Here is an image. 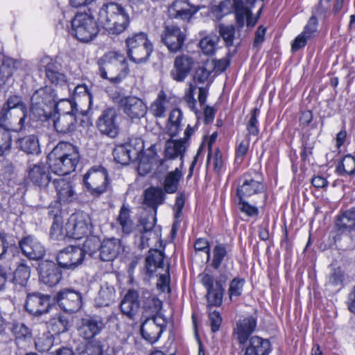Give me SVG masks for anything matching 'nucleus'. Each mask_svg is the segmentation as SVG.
<instances>
[{
	"label": "nucleus",
	"instance_id": "nucleus-2",
	"mask_svg": "<svg viewBox=\"0 0 355 355\" xmlns=\"http://www.w3.org/2000/svg\"><path fill=\"white\" fill-rule=\"evenodd\" d=\"M98 20L109 33L113 35L123 33L130 23L129 15L125 8L113 2L102 6L98 12Z\"/></svg>",
	"mask_w": 355,
	"mask_h": 355
},
{
	"label": "nucleus",
	"instance_id": "nucleus-20",
	"mask_svg": "<svg viewBox=\"0 0 355 355\" xmlns=\"http://www.w3.org/2000/svg\"><path fill=\"white\" fill-rule=\"evenodd\" d=\"M56 191L58 201L60 204H69L78 198L77 192L72 182L67 178H58L52 180Z\"/></svg>",
	"mask_w": 355,
	"mask_h": 355
},
{
	"label": "nucleus",
	"instance_id": "nucleus-43",
	"mask_svg": "<svg viewBox=\"0 0 355 355\" xmlns=\"http://www.w3.org/2000/svg\"><path fill=\"white\" fill-rule=\"evenodd\" d=\"M31 276V268L25 262L19 264L14 272L13 282L25 286Z\"/></svg>",
	"mask_w": 355,
	"mask_h": 355
},
{
	"label": "nucleus",
	"instance_id": "nucleus-18",
	"mask_svg": "<svg viewBox=\"0 0 355 355\" xmlns=\"http://www.w3.org/2000/svg\"><path fill=\"white\" fill-rule=\"evenodd\" d=\"M105 328L102 318L92 316L82 318L78 327L79 335L86 340H92L98 336Z\"/></svg>",
	"mask_w": 355,
	"mask_h": 355
},
{
	"label": "nucleus",
	"instance_id": "nucleus-62",
	"mask_svg": "<svg viewBox=\"0 0 355 355\" xmlns=\"http://www.w3.org/2000/svg\"><path fill=\"white\" fill-rule=\"evenodd\" d=\"M318 20L312 16L305 26L304 31L302 33L304 35L309 36V38L312 40L315 36L317 31Z\"/></svg>",
	"mask_w": 355,
	"mask_h": 355
},
{
	"label": "nucleus",
	"instance_id": "nucleus-61",
	"mask_svg": "<svg viewBox=\"0 0 355 355\" xmlns=\"http://www.w3.org/2000/svg\"><path fill=\"white\" fill-rule=\"evenodd\" d=\"M1 177L5 182H9L15 177V168L13 164L6 162L3 164L1 170Z\"/></svg>",
	"mask_w": 355,
	"mask_h": 355
},
{
	"label": "nucleus",
	"instance_id": "nucleus-22",
	"mask_svg": "<svg viewBox=\"0 0 355 355\" xmlns=\"http://www.w3.org/2000/svg\"><path fill=\"white\" fill-rule=\"evenodd\" d=\"M58 305L65 312L78 311L82 305V296L78 291L71 289L60 291L56 296Z\"/></svg>",
	"mask_w": 355,
	"mask_h": 355
},
{
	"label": "nucleus",
	"instance_id": "nucleus-16",
	"mask_svg": "<svg viewBox=\"0 0 355 355\" xmlns=\"http://www.w3.org/2000/svg\"><path fill=\"white\" fill-rule=\"evenodd\" d=\"M117 112L115 108L108 107L102 111L96 121V127L101 133L115 138L119 128L116 121Z\"/></svg>",
	"mask_w": 355,
	"mask_h": 355
},
{
	"label": "nucleus",
	"instance_id": "nucleus-40",
	"mask_svg": "<svg viewBox=\"0 0 355 355\" xmlns=\"http://www.w3.org/2000/svg\"><path fill=\"white\" fill-rule=\"evenodd\" d=\"M186 150L185 141L180 140H168L166 144V156L170 159H175L180 157L182 159Z\"/></svg>",
	"mask_w": 355,
	"mask_h": 355
},
{
	"label": "nucleus",
	"instance_id": "nucleus-38",
	"mask_svg": "<svg viewBox=\"0 0 355 355\" xmlns=\"http://www.w3.org/2000/svg\"><path fill=\"white\" fill-rule=\"evenodd\" d=\"M57 113L60 114L65 115H75L78 116V114H83L82 112H80L76 106V104L71 101H69L67 97L57 98V101L54 105Z\"/></svg>",
	"mask_w": 355,
	"mask_h": 355
},
{
	"label": "nucleus",
	"instance_id": "nucleus-56",
	"mask_svg": "<svg viewBox=\"0 0 355 355\" xmlns=\"http://www.w3.org/2000/svg\"><path fill=\"white\" fill-rule=\"evenodd\" d=\"M259 112V110L257 108H254L250 112V119L247 123V130L248 135L257 136L259 132V130L258 128V119L257 114Z\"/></svg>",
	"mask_w": 355,
	"mask_h": 355
},
{
	"label": "nucleus",
	"instance_id": "nucleus-27",
	"mask_svg": "<svg viewBox=\"0 0 355 355\" xmlns=\"http://www.w3.org/2000/svg\"><path fill=\"white\" fill-rule=\"evenodd\" d=\"M193 64V58L188 55L177 56L173 69L171 71V76L173 80L182 82L190 73Z\"/></svg>",
	"mask_w": 355,
	"mask_h": 355
},
{
	"label": "nucleus",
	"instance_id": "nucleus-5",
	"mask_svg": "<svg viewBox=\"0 0 355 355\" xmlns=\"http://www.w3.org/2000/svg\"><path fill=\"white\" fill-rule=\"evenodd\" d=\"M128 55L131 61L140 64L146 62L153 51L152 43L144 33H139L125 40Z\"/></svg>",
	"mask_w": 355,
	"mask_h": 355
},
{
	"label": "nucleus",
	"instance_id": "nucleus-52",
	"mask_svg": "<svg viewBox=\"0 0 355 355\" xmlns=\"http://www.w3.org/2000/svg\"><path fill=\"white\" fill-rule=\"evenodd\" d=\"M0 125V156L10 151L12 146V136L10 132Z\"/></svg>",
	"mask_w": 355,
	"mask_h": 355
},
{
	"label": "nucleus",
	"instance_id": "nucleus-28",
	"mask_svg": "<svg viewBox=\"0 0 355 355\" xmlns=\"http://www.w3.org/2000/svg\"><path fill=\"white\" fill-rule=\"evenodd\" d=\"M257 178L258 176L257 175ZM264 186L259 178H253L249 175H245L242 184L237 188L238 198H245L263 192Z\"/></svg>",
	"mask_w": 355,
	"mask_h": 355
},
{
	"label": "nucleus",
	"instance_id": "nucleus-50",
	"mask_svg": "<svg viewBox=\"0 0 355 355\" xmlns=\"http://www.w3.org/2000/svg\"><path fill=\"white\" fill-rule=\"evenodd\" d=\"M101 243V240L98 237L95 236H88L84 241L83 248H81V250L83 251V257L85 254L92 256L98 250H99Z\"/></svg>",
	"mask_w": 355,
	"mask_h": 355
},
{
	"label": "nucleus",
	"instance_id": "nucleus-24",
	"mask_svg": "<svg viewBox=\"0 0 355 355\" xmlns=\"http://www.w3.org/2000/svg\"><path fill=\"white\" fill-rule=\"evenodd\" d=\"M19 248L24 256L29 259L37 260L45 254V248L36 238L28 235L19 242Z\"/></svg>",
	"mask_w": 355,
	"mask_h": 355
},
{
	"label": "nucleus",
	"instance_id": "nucleus-57",
	"mask_svg": "<svg viewBox=\"0 0 355 355\" xmlns=\"http://www.w3.org/2000/svg\"><path fill=\"white\" fill-rule=\"evenodd\" d=\"M244 284L245 280L243 279L234 278L232 280L228 289L230 300H232L233 297H239L241 295Z\"/></svg>",
	"mask_w": 355,
	"mask_h": 355
},
{
	"label": "nucleus",
	"instance_id": "nucleus-55",
	"mask_svg": "<svg viewBox=\"0 0 355 355\" xmlns=\"http://www.w3.org/2000/svg\"><path fill=\"white\" fill-rule=\"evenodd\" d=\"M218 42L217 36H207L200 40V46L205 54L211 55L215 51V46Z\"/></svg>",
	"mask_w": 355,
	"mask_h": 355
},
{
	"label": "nucleus",
	"instance_id": "nucleus-8",
	"mask_svg": "<svg viewBox=\"0 0 355 355\" xmlns=\"http://www.w3.org/2000/svg\"><path fill=\"white\" fill-rule=\"evenodd\" d=\"M44 70L46 80L61 89V96H71L72 91L69 87L67 76L60 72L59 65L49 56L42 58L40 63V70Z\"/></svg>",
	"mask_w": 355,
	"mask_h": 355
},
{
	"label": "nucleus",
	"instance_id": "nucleus-23",
	"mask_svg": "<svg viewBox=\"0 0 355 355\" xmlns=\"http://www.w3.org/2000/svg\"><path fill=\"white\" fill-rule=\"evenodd\" d=\"M83 251L81 248L68 246L60 250L57 255L58 264L63 268H73L83 261Z\"/></svg>",
	"mask_w": 355,
	"mask_h": 355
},
{
	"label": "nucleus",
	"instance_id": "nucleus-58",
	"mask_svg": "<svg viewBox=\"0 0 355 355\" xmlns=\"http://www.w3.org/2000/svg\"><path fill=\"white\" fill-rule=\"evenodd\" d=\"M238 206L240 211L249 217L256 216L259 214L258 208L249 204L244 198H239Z\"/></svg>",
	"mask_w": 355,
	"mask_h": 355
},
{
	"label": "nucleus",
	"instance_id": "nucleus-34",
	"mask_svg": "<svg viewBox=\"0 0 355 355\" xmlns=\"http://www.w3.org/2000/svg\"><path fill=\"white\" fill-rule=\"evenodd\" d=\"M115 295L114 286L105 283L94 299L95 304L98 307L107 306L114 301Z\"/></svg>",
	"mask_w": 355,
	"mask_h": 355
},
{
	"label": "nucleus",
	"instance_id": "nucleus-7",
	"mask_svg": "<svg viewBox=\"0 0 355 355\" xmlns=\"http://www.w3.org/2000/svg\"><path fill=\"white\" fill-rule=\"evenodd\" d=\"M201 284L207 290V300L208 306H220L223 302V296L225 291L223 284L229 279L227 273H221L218 279L214 282V277L209 274L199 275Z\"/></svg>",
	"mask_w": 355,
	"mask_h": 355
},
{
	"label": "nucleus",
	"instance_id": "nucleus-33",
	"mask_svg": "<svg viewBox=\"0 0 355 355\" xmlns=\"http://www.w3.org/2000/svg\"><path fill=\"white\" fill-rule=\"evenodd\" d=\"M165 200V193L161 187H149L144 192V204L157 212L158 206Z\"/></svg>",
	"mask_w": 355,
	"mask_h": 355
},
{
	"label": "nucleus",
	"instance_id": "nucleus-1",
	"mask_svg": "<svg viewBox=\"0 0 355 355\" xmlns=\"http://www.w3.org/2000/svg\"><path fill=\"white\" fill-rule=\"evenodd\" d=\"M49 168L58 175L73 172L79 162V152L76 146L68 142H60L48 156Z\"/></svg>",
	"mask_w": 355,
	"mask_h": 355
},
{
	"label": "nucleus",
	"instance_id": "nucleus-60",
	"mask_svg": "<svg viewBox=\"0 0 355 355\" xmlns=\"http://www.w3.org/2000/svg\"><path fill=\"white\" fill-rule=\"evenodd\" d=\"M82 355H102L103 347L99 341L89 340Z\"/></svg>",
	"mask_w": 355,
	"mask_h": 355
},
{
	"label": "nucleus",
	"instance_id": "nucleus-49",
	"mask_svg": "<svg viewBox=\"0 0 355 355\" xmlns=\"http://www.w3.org/2000/svg\"><path fill=\"white\" fill-rule=\"evenodd\" d=\"M227 256V250L225 245L218 244L213 249V258L211 266L214 269H218L223 261Z\"/></svg>",
	"mask_w": 355,
	"mask_h": 355
},
{
	"label": "nucleus",
	"instance_id": "nucleus-36",
	"mask_svg": "<svg viewBox=\"0 0 355 355\" xmlns=\"http://www.w3.org/2000/svg\"><path fill=\"white\" fill-rule=\"evenodd\" d=\"M76 118L75 115L60 114L54 120V128L55 130L62 134H67L71 132L76 123Z\"/></svg>",
	"mask_w": 355,
	"mask_h": 355
},
{
	"label": "nucleus",
	"instance_id": "nucleus-30",
	"mask_svg": "<svg viewBox=\"0 0 355 355\" xmlns=\"http://www.w3.org/2000/svg\"><path fill=\"white\" fill-rule=\"evenodd\" d=\"M139 294L136 291L130 290L120 304L123 314L132 319L139 309Z\"/></svg>",
	"mask_w": 355,
	"mask_h": 355
},
{
	"label": "nucleus",
	"instance_id": "nucleus-15",
	"mask_svg": "<svg viewBox=\"0 0 355 355\" xmlns=\"http://www.w3.org/2000/svg\"><path fill=\"white\" fill-rule=\"evenodd\" d=\"M58 97V92H55L51 87H41L36 90L31 96V109L44 113L46 108L54 106Z\"/></svg>",
	"mask_w": 355,
	"mask_h": 355
},
{
	"label": "nucleus",
	"instance_id": "nucleus-14",
	"mask_svg": "<svg viewBox=\"0 0 355 355\" xmlns=\"http://www.w3.org/2000/svg\"><path fill=\"white\" fill-rule=\"evenodd\" d=\"M166 327L165 319L161 315H156L146 318L142 322L141 334L145 340L153 343L159 338Z\"/></svg>",
	"mask_w": 355,
	"mask_h": 355
},
{
	"label": "nucleus",
	"instance_id": "nucleus-46",
	"mask_svg": "<svg viewBox=\"0 0 355 355\" xmlns=\"http://www.w3.org/2000/svg\"><path fill=\"white\" fill-rule=\"evenodd\" d=\"M49 325L53 334H60L68 330L69 321L65 316L58 313L49 320Z\"/></svg>",
	"mask_w": 355,
	"mask_h": 355
},
{
	"label": "nucleus",
	"instance_id": "nucleus-12",
	"mask_svg": "<svg viewBox=\"0 0 355 355\" xmlns=\"http://www.w3.org/2000/svg\"><path fill=\"white\" fill-rule=\"evenodd\" d=\"M49 168L40 163L30 165L27 170L28 179L33 185L40 189L41 193H44L40 195V198L44 202L49 198L46 190L49 182L53 180L50 175Z\"/></svg>",
	"mask_w": 355,
	"mask_h": 355
},
{
	"label": "nucleus",
	"instance_id": "nucleus-47",
	"mask_svg": "<svg viewBox=\"0 0 355 355\" xmlns=\"http://www.w3.org/2000/svg\"><path fill=\"white\" fill-rule=\"evenodd\" d=\"M183 119V114L180 110H173L169 115L168 132L171 137H175L180 130L181 121Z\"/></svg>",
	"mask_w": 355,
	"mask_h": 355
},
{
	"label": "nucleus",
	"instance_id": "nucleus-44",
	"mask_svg": "<svg viewBox=\"0 0 355 355\" xmlns=\"http://www.w3.org/2000/svg\"><path fill=\"white\" fill-rule=\"evenodd\" d=\"M181 176V171L178 168L168 173L164 182V191L168 193L176 192Z\"/></svg>",
	"mask_w": 355,
	"mask_h": 355
},
{
	"label": "nucleus",
	"instance_id": "nucleus-63",
	"mask_svg": "<svg viewBox=\"0 0 355 355\" xmlns=\"http://www.w3.org/2000/svg\"><path fill=\"white\" fill-rule=\"evenodd\" d=\"M209 319L211 324V331L216 333L219 330L222 322V318L219 312L214 311L209 313Z\"/></svg>",
	"mask_w": 355,
	"mask_h": 355
},
{
	"label": "nucleus",
	"instance_id": "nucleus-53",
	"mask_svg": "<svg viewBox=\"0 0 355 355\" xmlns=\"http://www.w3.org/2000/svg\"><path fill=\"white\" fill-rule=\"evenodd\" d=\"M250 137L246 135L243 139L240 141L236 148L235 162L241 164L247 155L250 147Z\"/></svg>",
	"mask_w": 355,
	"mask_h": 355
},
{
	"label": "nucleus",
	"instance_id": "nucleus-6",
	"mask_svg": "<svg viewBox=\"0 0 355 355\" xmlns=\"http://www.w3.org/2000/svg\"><path fill=\"white\" fill-rule=\"evenodd\" d=\"M72 34L82 42L92 41L98 33L94 18L85 12L77 14L71 21Z\"/></svg>",
	"mask_w": 355,
	"mask_h": 355
},
{
	"label": "nucleus",
	"instance_id": "nucleus-21",
	"mask_svg": "<svg viewBox=\"0 0 355 355\" xmlns=\"http://www.w3.org/2000/svg\"><path fill=\"white\" fill-rule=\"evenodd\" d=\"M50 296L39 293L27 295L25 309L33 315H41L49 311L51 308Z\"/></svg>",
	"mask_w": 355,
	"mask_h": 355
},
{
	"label": "nucleus",
	"instance_id": "nucleus-54",
	"mask_svg": "<svg viewBox=\"0 0 355 355\" xmlns=\"http://www.w3.org/2000/svg\"><path fill=\"white\" fill-rule=\"evenodd\" d=\"M218 31L226 45L227 46H232L235 37V28L234 26L220 24Z\"/></svg>",
	"mask_w": 355,
	"mask_h": 355
},
{
	"label": "nucleus",
	"instance_id": "nucleus-19",
	"mask_svg": "<svg viewBox=\"0 0 355 355\" xmlns=\"http://www.w3.org/2000/svg\"><path fill=\"white\" fill-rule=\"evenodd\" d=\"M162 42L171 53L180 51L185 41V35L175 25H166L161 34Z\"/></svg>",
	"mask_w": 355,
	"mask_h": 355
},
{
	"label": "nucleus",
	"instance_id": "nucleus-59",
	"mask_svg": "<svg viewBox=\"0 0 355 355\" xmlns=\"http://www.w3.org/2000/svg\"><path fill=\"white\" fill-rule=\"evenodd\" d=\"M156 223V218L155 216H148L142 217L139 220V231L141 234H148L151 231Z\"/></svg>",
	"mask_w": 355,
	"mask_h": 355
},
{
	"label": "nucleus",
	"instance_id": "nucleus-10",
	"mask_svg": "<svg viewBox=\"0 0 355 355\" xmlns=\"http://www.w3.org/2000/svg\"><path fill=\"white\" fill-rule=\"evenodd\" d=\"M107 173L104 167L94 166L85 174L83 180L90 193L97 197L107 190Z\"/></svg>",
	"mask_w": 355,
	"mask_h": 355
},
{
	"label": "nucleus",
	"instance_id": "nucleus-9",
	"mask_svg": "<svg viewBox=\"0 0 355 355\" xmlns=\"http://www.w3.org/2000/svg\"><path fill=\"white\" fill-rule=\"evenodd\" d=\"M114 101L118 107L130 119H140L146 116L148 107L146 103L135 96H118Z\"/></svg>",
	"mask_w": 355,
	"mask_h": 355
},
{
	"label": "nucleus",
	"instance_id": "nucleus-11",
	"mask_svg": "<svg viewBox=\"0 0 355 355\" xmlns=\"http://www.w3.org/2000/svg\"><path fill=\"white\" fill-rule=\"evenodd\" d=\"M144 150L143 141L139 138H132L123 144L116 145L113 150L114 160L123 165L137 160Z\"/></svg>",
	"mask_w": 355,
	"mask_h": 355
},
{
	"label": "nucleus",
	"instance_id": "nucleus-26",
	"mask_svg": "<svg viewBox=\"0 0 355 355\" xmlns=\"http://www.w3.org/2000/svg\"><path fill=\"white\" fill-rule=\"evenodd\" d=\"M257 319L252 316H248L237 322L234 329V336L239 344L243 345L250 339V335L255 331Z\"/></svg>",
	"mask_w": 355,
	"mask_h": 355
},
{
	"label": "nucleus",
	"instance_id": "nucleus-25",
	"mask_svg": "<svg viewBox=\"0 0 355 355\" xmlns=\"http://www.w3.org/2000/svg\"><path fill=\"white\" fill-rule=\"evenodd\" d=\"M199 10L187 0H175L168 8L169 15L175 19H189Z\"/></svg>",
	"mask_w": 355,
	"mask_h": 355
},
{
	"label": "nucleus",
	"instance_id": "nucleus-42",
	"mask_svg": "<svg viewBox=\"0 0 355 355\" xmlns=\"http://www.w3.org/2000/svg\"><path fill=\"white\" fill-rule=\"evenodd\" d=\"M18 142L21 150L27 154H35L40 152L39 141L34 135L26 136L19 139Z\"/></svg>",
	"mask_w": 355,
	"mask_h": 355
},
{
	"label": "nucleus",
	"instance_id": "nucleus-41",
	"mask_svg": "<svg viewBox=\"0 0 355 355\" xmlns=\"http://www.w3.org/2000/svg\"><path fill=\"white\" fill-rule=\"evenodd\" d=\"M164 253L158 250H149L146 258V267L148 272H153L157 268L164 267Z\"/></svg>",
	"mask_w": 355,
	"mask_h": 355
},
{
	"label": "nucleus",
	"instance_id": "nucleus-45",
	"mask_svg": "<svg viewBox=\"0 0 355 355\" xmlns=\"http://www.w3.org/2000/svg\"><path fill=\"white\" fill-rule=\"evenodd\" d=\"M339 175H352L355 173V159L351 155H345L336 167Z\"/></svg>",
	"mask_w": 355,
	"mask_h": 355
},
{
	"label": "nucleus",
	"instance_id": "nucleus-32",
	"mask_svg": "<svg viewBox=\"0 0 355 355\" xmlns=\"http://www.w3.org/2000/svg\"><path fill=\"white\" fill-rule=\"evenodd\" d=\"M121 244L120 241L117 239H110L104 240L101 243L99 249V256L102 261H110L116 257Z\"/></svg>",
	"mask_w": 355,
	"mask_h": 355
},
{
	"label": "nucleus",
	"instance_id": "nucleus-51",
	"mask_svg": "<svg viewBox=\"0 0 355 355\" xmlns=\"http://www.w3.org/2000/svg\"><path fill=\"white\" fill-rule=\"evenodd\" d=\"M15 69V60L10 58H3L2 64L0 67V76L3 83H6L7 80L12 76Z\"/></svg>",
	"mask_w": 355,
	"mask_h": 355
},
{
	"label": "nucleus",
	"instance_id": "nucleus-17",
	"mask_svg": "<svg viewBox=\"0 0 355 355\" xmlns=\"http://www.w3.org/2000/svg\"><path fill=\"white\" fill-rule=\"evenodd\" d=\"M60 266L53 261H42L38 266L39 279L41 282L53 287L62 279Z\"/></svg>",
	"mask_w": 355,
	"mask_h": 355
},
{
	"label": "nucleus",
	"instance_id": "nucleus-39",
	"mask_svg": "<svg viewBox=\"0 0 355 355\" xmlns=\"http://www.w3.org/2000/svg\"><path fill=\"white\" fill-rule=\"evenodd\" d=\"M167 103V95L163 90H161L157 98L151 103L150 112L156 118L165 117Z\"/></svg>",
	"mask_w": 355,
	"mask_h": 355
},
{
	"label": "nucleus",
	"instance_id": "nucleus-37",
	"mask_svg": "<svg viewBox=\"0 0 355 355\" xmlns=\"http://www.w3.org/2000/svg\"><path fill=\"white\" fill-rule=\"evenodd\" d=\"M336 227L341 232L355 230V207L351 208L338 217Z\"/></svg>",
	"mask_w": 355,
	"mask_h": 355
},
{
	"label": "nucleus",
	"instance_id": "nucleus-29",
	"mask_svg": "<svg viewBox=\"0 0 355 355\" xmlns=\"http://www.w3.org/2000/svg\"><path fill=\"white\" fill-rule=\"evenodd\" d=\"M270 351L271 345L268 339L254 336L248 340L245 355H268Z\"/></svg>",
	"mask_w": 355,
	"mask_h": 355
},
{
	"label": "nucleus",
	"instance_id": "nucleus-4",
	"mask_svg": "<svg viewBox=\"0 0 355 355\" xmlns=\"http://www.w3.org/2000/svg\"><path fill=\"white\" fill-rule=\"evenodd\" d=\"M98 63L101 77L112 83H120L129 72L125 57L119 52L110 51L105 53Z\"/></svg>",
	"mask_w": 355,
	"mask_h": 355
},
{
	"label": "nucleus",
	"instance_id": "nucleus-3",
	"mask_svg": "<svg viewBox=\"0 0 355 355\" xmlns=\"http://www.w3.org/2000/svg\"><path fill=\"white\" fill-rule=\"evenodd\" d=\"M28 108L19 95L10 96L0 110V123L13 126L15 131H21L26 125Z\"/></svg>",
	"mask_w": 355,
	"mask_h": 355
},
{
	"label": "nucleus",
	"instance_id": "nucleus-64",
	"mask_svg": "<svg viewBox=\"0 0 355 355\" xmlns=\"http://www.w3.org/2000/svg\"><path fill=\"white\" fill-rule=\"evenodd\" d=\"M53 345V340L50 336L40 337L35 341V346L41 351L49 350Z\"/></svg>",
	"mask_w": 355,
	"mask_h": 355
},
{
	"label": "nucleus",
	"instance_id": "nucleus-48",
	"mask_svg": "<svg viewBox=\"0 0 355 355\" xmlns=\"http://www.w3.org/2000/svg\"><path fill=\"white\" fill-rule=\"evenodd\" d=\"M11 332L17 340H30L32 337L31 329L23 322H16L12 324Z\"/></svg>",
	"mask_w": 355,
	"mask_h": 355
},
{
	"label": "nucleus",
	"instance_id": "nucleus-13",
	"mask_svg": "<svg viewBox=\"0 0 355 355\" xmlns=\"http://www.w3.org/2000/svg\"><path fill=\"white\" fill-rule=\"evenodd\" d=\"M92 226L90 216L85 212L72 215L67 224V234L74 239H80L87 236Z\"/></svg>",
	"mask_w": 355,
	"mask_h": 355
},
{
	"label": "nucleus",
	"instance_id": "nucleus-31",
	"mask_svg": "<svg viewBox=\"0 0 355 355\" xmlns=\"http://www.w3.org/2000/svg\"><path fill=\"white\" fill-rule=\"evenodd\" d=\"M234 6L236 20L239 28H243L245 23L249 27L256 24L257 19H253L250 9L244 5L243 0H234Z\"/></svg>",
	"mask_w": 355,
	"mask_h": 355
},
{
	"label": "nucleus",
	"instance_id": "nucleus-35",
	"mask_svg": "<svg viewBox=\"0 0 355 355\" xmlns=\"http://www.w3.org/2000/svg\"><path fill=\"white\" fill-rule=\"evenodd\" d=\"M116 225L119 226L124 234H129L135 229V223L130 216V209L123 205L116 220Z\"/></svg>",
	"mask_w": 355,
	"mask_h": 355
}]
</instances>
